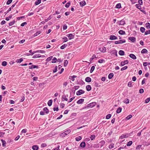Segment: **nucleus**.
<instances>
[{
    "label": "nucleus",
    "mask_w": 150,
    "mask_h": 150,
    "mask_svg": "<svg viewBox=\"0 0 150 150\" xmlns=\"http://www.w3.org/2000/svg\"><path fill=\"white\" fill-rule=\"evenodd\" d=\"M70 129H68L61 134L62 137H65L71 132Z\"/></svg>",
    "instance_id": "f257e3e1"
},
{
    "label": "nucleus",
    "mask_w": 150,
    "mask_h": 150,
    "mask_svg": "<svg viewBox=\"0 0 150 150\" xmlns=\"http://www.w3.org/2000/svg\"><path fill=\"white\" fill-rule=\"evenodd\" d=\"M45 84L43 83H40L39 84V88H37V89L38 91H41L42 89L44 88L43 85Z\"/></svg>",
    "instance_id": "f03ea898"
},
{
    "label": "nucleus",
    "mask_w": 150,
    "mask_h": 150,
    "mask_svg": "<svg viewBox=\"0 0 150 150\" xmlns=\"http://www.w3.org/2000/svg\"><path fill=\"white\" fill-rule=\"evenodd\" d=\"M85 93V91L82 89H80L76 93V94L77 96H79L82 94H83Z\"/></svg>",
    "instance_id": "7ed1b4c3"
},
{
    "label": "nucleus",
    "mask_w": 150,
    "mask_h": 150,
    "mask_svg": "<svg viewBox=\"0 0 150 150\" xmlns=\"http://www.w3.org/2000/svg\"><path fill=\"white\" fill-rule=\"evenodd\" d=\"M116 23L120 25H124L125 24V20L122 19L121 21H117Z\"/></svg>",
    "instance_id": "20e7f679"
},
{
    "label": "nucleus",
    "mask_w": 150,
    "mask_h": 150,
    "mask_svg": "<svg viewBox=\"0 0 150 150\" xmlns=\"http://www.w3.org/2000/svg\"><path fill=\"white\" fill-rule=\"evenodd\" d=\"M75 34H74L70 33L67 35L66 36L68 37L69 40H71L74 38Z\"/></svg>",
    "instance_id": "39448f33"
},
{
    "label": "nucleus",
    "mask_w": 150,
    "mask_h": 150,
    "mask_svg": "<svg viewBox=\"0 0 150 150\" xmlns=\"http://www.w3.org/2000/svg\"><path fill=\"white\" fill-rule=\"evenodd\" d=\"M126 42V40L125 39L120 40L118 41H115V44H122L123 43H125Z\"/></svg>",
    "instance_id": "423d86ee"
},
{
    "label": "nucleus",
    "mask_w": 150,
    "mask_h": 150,
    "mask_svg": "<svg viewBox=\"0 0 150 150\" xmlns=\"http://www.w3.org/2000/svg\"><path fill=\"white\" fill-rule=\"evenodd\" d=\"M129 63V61L127 60L121 62H120V65L121 66H123L126 64H127Z\"/></svg>",
    "instance_id": "0eeeda50"
},
{
    "label": "nucleus",
    "mask_w": 150,
    "mask_h": 150,
    "mask_svg": "<svg viewBox=\"0 0 150 150\" xmlns=\"http://www.w3.org/2000/svg\"><path fill=\"white\" fill-rule=\"evenodd\" d=\"M96 104V102H92L87 105V106L88 108H91L94 106Z\"/></svg>",
    "instance_id": "6e6552de"
},
{
    "label": "nucleus",
    "mask_w": 150,
    "mask_h": 150,
    "mask_svg": "<svg viewBox=\"0 0 150 150\" xmlns=\"http://www.w3.org/2000/svg\"><path fill=\"white\" fill-rule=\"evenodd\" d=\"M99 50L102 52H106V48L105 47H102L99 48Z\"/></svg>",
    "instance_id": "1a4fd4ad"
},
{
    "label": "nucleus",
    "mask_w": 150,
    "mask_h": 150,
    "mask_svg": "<svg viewBox=\"0 0 150 150\" xmlns=\"http://www.w3.org/2000/svg\"><path fill=\"white\" fill-rule=\"evenodd\" d=\"M128 39L132 42H135L136 40V38L134 37H130Z\"/></svg>",
    "instance_id": "9d476101"
},
{
    "label": "nucleus",
    "mask_w": 150,
    "mask_h": 150,
    "mask_svg": "<svg viewBox=\"0 0 150 150\" xmlns=\"http://www.w3.org/2000/svg\"><path fill=\"white\" fill-rule=\"evenodd\" d=\"M109 39L110 40H115L117 39V37L114 35H110Z\"/></svg>",
    "instance_id": "9b49d317"
},
{
    "label": "nucleus",
    "mask_w": 150,
    "mask_h": 150,
    "mask_svg": "<svg viewBox=\"0 0 150 150\" xmlns=\"http://www.w3.org/2000/svg\"><path fill=\"white\" fill-rule=\"evenodd\" d=\"M111 54H112L115 55L116 56H117V51L115 50H112L110 52Z\"/></svg>",
    "instance_id": "f8f14e48"
},
{
    "label": "nucleus",
    "mask_w": 150,
    "mask_h": 150,
    "mask_svg": "<svg viewBox=\"0 0 150 150\" xmlns=\"http://www.w3.org/2000/svg\"><path fill=\"white\" fill-rule=\"evenodd\" d=\"M84 99L83 98H81L78 100L76 103L78 104H82L83 103L84 101Z\"/></svg>",
    "instance_id": "ddd939ff"
},
{
    "label": "nucleus",
    "mask_w": 150,
    "mask_h": 150,
    "mask_svg": "<svg viewBox=\"0 0 150 150\" xmlns=\"http://www.w3.org/2000/svg\"><path fill=\"white\" fill-rule=\"evenodd\" d=\"M38 65H32L30 66H29V69H34V68H38Z\"/></svg>",
    "instance_id": "4468645a"
},
{
    "label": "nucleus",
    "mask_w": 150,
    "mask_h": 150,
    "mask_svg": "<svg viewBox=\"0 0 150 150\" xmlns=\"http://www.w3.org/2000/svg\"><path fill=\"white\" fill-rule=\"evenodd\" d=\"M129 56L131 58L134 59H137L136 57L135 56V55L133 54H130Z\"/></svg>",
    "instance_id": "2eb2a0df"
},
{
    "label": "nucleus",
    "mask_w": 150,
    "mask_h": 150,
    "mask_svg": "<svg viewBox=\"0 0 150 150\" xmlns=\"http://www.w3.org/2000/svg\"><path fill=\"white\" fill-rule=\"evenodd\" d=\"M85 81L86 82L89 83L91 81V79L90 77H87L86 78Z\"/></svg>",
    "instance_id": "dca6fc26"
},
{
    "label": "nucleus",
    "mask_w": 150,
    "mask_h": 150,
    "mask_svg": "<svg viewBox=\"0 0 150 150\" xmlns=\"http://www.w3.org/2000/svg\"><path fill=\"white\" fill-rule=\"evenodd\" d=\"M86 89L87 91H90L91 89V87L90 85H87L86 86Z\"/></svg>",
    "instance_id": "f3484780"
},
{
    "label": "nucleus",
    "mask_w": 150,
    "mask_h": 150,
    "mask_svg": "<svg viewBox=\"0 0 150 150\" xmlns=\"http://www.w3.org/2000/svg\"><path fill=\"white\" fill-rule=\"evenodd\" d=\"M32 148L33 150H38L39 149V147L37 145H34L32 146Z\"/></svg>",
    "instance_id": "a211bd4d"
},
{
    "label": "nucleus",
    "mask_w": 150,
    "mask_h": 150,
    "mask_svg": "<svg viewBox=\"0 0 150 150\" xmlns=\"http://www.w3.org/2000/svg\"><path fill=\"white\" fill-rule=\"evenodd\" d=\"M43 110L46 114H47L49 112V110L47 107L44 108L43 109Z\"/></svg>",
    "instance_id": "6ab92c4d"
},
{
    "label": "nucleus",
    "mask_w": 150,
    "mask_h": 150,
    "mask_svg": "<svg viewBox=\"0 0 150 150\" xmlns=\"http://www.w3.org/2000/svg\"><path fill=\"white\" fill-rule=\"evenodd\" d=\"M80 146L82 148H84L86 146V143L84 142H82L80 144Z\"/></svg>",
    "instance_id": "aec40b11"
},
{
    "label": "nucleus",
    "mask_w": 150,
    "mask_h": 150,
    "mask_svg": "<svg viewBox=\"0 0 150 150\" xmlns=\"http://www.w3.org/2000/svg\"><path fill=\"white\" fill-rule=\"evenodd\" d=\"M80 5L81 6H83L85 5L86 4V2L84 1H83L80 2Z\"/></svg>",
    "instance_id": "412c9836"
},
{
    "label": "nucleus",
    "mask_w": 150,
    "mask_h": 150,
    "mask_svg": "<svg viewBox=\"0 0 150 150\" xmlns=\"http://www.w3.org/2000/svg\"><path fill=\"white\" fill-rule=\"evenodd\" d=\"M122 110V108L121 107H119L117 109L116 112L117 113H119L121 112Z\"/></svg>",
    "instance_id": "4be33fe9"
},
{
    "label": "nucleus",
    "mask_w": 150,
    "mask_h": 150,
    "mask_svg": "<svg viewBox=\"0 0 150 150\" xmlns=\"http://www.w3.org/2000/svg\"><path fill=\"white\" fill-rule=\"evenodd\" d=\"M114 76V74L112 73H110L108 75V78L109 79H111Z\"/></svg>",
    "instance_id": "5701e85b"
},
{
    "label": "nucleus",
    "mask_w": 150,
    "mask_h": 150,
    "mask_svg": "<svg viewBox=\"0 0 150 150\" xmlns=\"http://www.w3.org/2000/svg\"><path fill=\"white\" fill-rule=\"evenodd\" d=\"M119 54L121 56L124 55H125V52L122 50H120L119 52Z\"/></svg>",
    "instance_id": "b1692460"
},
{
    "label": "nucleus",
    "mask_w": 150,
    "mask_h": 150,
    "mask_svg": "<svg viewBox=\"0 0 150 150\" xmlns=\"http://www.w3.org/2000/svg\"><path fill=\"white\" fill-rule=\"evenodd\" d=\"M148 52L147 50L146 49H143L141 51L142 54L146 53Z\"/></svg>",
    "instance_id": "393cba45"
},
{
    "label": "nucleus",
    "mask_w": 150,
    "mask_h": 150,
    "mask_svg": "<svg viewBox=\"0 0 150 150\" xmlns=\"http://www.w3.org/2000/svg\"><path fill=\"white\" fill-rule=\"evenodd\" d=\"M118 33L119 34L121 35H124L125 34V32L122 30H120L119 31Z\"/></svg>",
    "instance_id": "a878e982"
},
{
    "label": "nucleus",
    "mask_w": 150,
    "mask_h": 150,
    "mask_svg": "<svg viewBox=\"0 0 150 150\" xmlns=\"http://www.w3.org/2000/svg\"><path fill=\"white\" fill-rule=\"evenodd\" d=\"M133 83V82H132V81H129L127 84V86L129 87H133V85L132 84V83Z\"/></svg>",
    "instance_id": "bb28decb"
},
{
    "label": "nucleus",
    "mask_w": 150,
    "mask_h": 150,
    "mask_svg": "<svg viewBox=\"0 0 150 150\" xmlns=\"http://www.w3.org/2000/svg\"><path fill=\"white\" fill-rule=\"evenodd\" d=\"M52 100H49L47 103V104L48 106H50L52 105Z\"/></svg>",
    "instance_id": "cd10ccee"
},
{
    "label": "nucleus",
    "mask_w": 150,
    "mask_h": 150,
    "mask_svg": "<svg viewBox=\"0 0 150 150\" xmlns=\"http://www.w3.org/2000/svg\"><path fill=\"white\" fill-rule=\"evenodd\" d=\"M116 7L119 9L121 8H122L121 4L120 3L117 4L116 6Z\"/></svg>",
    "instance_id": "c85d7f7f"
},
{
    "label": "nucleus",
    "mask_w": 150,
    "mask_h": 150,
    "mask_svg": "<svg viewBox=\"0 0 150 150\" xmlns=\"http://www.w3.org/2000/svg\"><path fill=\"white\" fill-rule=\"evenodd\" d=\"M38 57H40V54H35L33 57V58H36Z\"/></svg>",
    "instance_id": "c756f323"
},
{
    "label": "nucleus",
    "mask_w": 150,
    "mask_h": 150,
    "mask_svg": "<svg viewBox=\"0 0 150 150\" xmlns=\"http://www.w3.org/2000/svg\"><path fill=\"white\" fill-rule=\"evenodd\" d=\"M146 27L147 29L150 28V23H146L145 24Z\"/></svg>",
    "instance_id": "7c9ffc66"
},
{
    "label": "nucleus",
    "mask_w": 150,
    "mask_h": 150,
    "mask_svg": "<svg viewBox=\"0 0 150 150\" xmlns=\"http://www.w3.org/2000/svg\"><path fill=\"white\" fill-rule=\"evenodd\" d=\"M41 3V0H37L35 2V4L36 5H37L40 4Z\"/></svg>",
    "instance_id": "2f4dec72"
},
{
    "label": "nucleus",
    "mask_w": 150,
    "mask_h": 150,
    "mask_svg": "<svg viewBox=\"0 0 150 150\" xmlns=\"http://www.w3.org/2000/svg\"><path fill=\"white\" fill-rule=\"evenodd\" d=\"M23 61V59L22 58H21L19 59H17L16 60V62L17 63H20Z\"/></svg>",
    "instance_id": "473e14b6"
},
{
    "label": "nucleus",
    "mask_w": 150,
    "mask_h": 150,
    "mask_svg": "<svg viewBox=\"0 0 150 150\" xmlns=\"http://www.w3.org/2000/svg\"><path fill=\"white\" fill-rule=\"evenodd\" d=\"M105 60L104 59H99L98 61V62L100 63H105Z\"/></svg>",
    "instance_id": "72a5a7b5"
},
{
    "label": "nucleus",
    "mask_w": 150,
    "mask_h": 150,
    "mask_svg": "<svg viewBox=\"0 0 150 150\" xmlns=\"http://www.w3.org/2000/svg\"><path fill=\"white\" fill-rule=\"evenodd\" d=\"M129 100L128 98H126L125 100H124L123 101V102L126 103V104H128L129 103Z\"/></svg>",
    "instance_id": "f704fd0d"
},
{
    "label": "nucleus",
    "mask_w": 150,
    "mask_h": 150,
    "mask_svg": "<svg viewBox=\"0 0 150 150\" xmlns=\"http://www.w3.org/2000/svg\"><path fill=\"white\" fill-rule=\"evenodd\" d=\"M53 110L54 111H57L59 110L58 107L57 105H55L53 108Z\"/></svg>",
    "instance_id": "c9c22d12"
},
{
    "label": "nucleus",
    "mask_w": 150,
    "mask_h": 150,
    "mask_svg": "<svg viewBox=\"0 0 150 150\" xmlns=\"http://www.w3.org/2000/svg\"><path fill=\"white\" fill-rule=\"evenodd\" d=\"M95 69V67L94 66H93L91 67V69L90 70V73H92L93 71Z\"/></svg>",
    "instance_id": "e433bc0d"
},
{
    "label": "nucleus",
    "mask_w": 150,
    "mask_h": 150,
    "mask_svg": "<svg viewBox=\"0 0 150 150\" xmlns=\"http://www.w3.org/2000/svg\"><path fill=\"white\" fill-rule=\"evenodd\" d=\"M67 44H64L60 47V49H64L67 46Z\"/></svg>",
    "instance_id": "4c0bfd02"
},
{
    "label": "nucleus",
    "mask_w": 150,
    "mask_h": 150,
    "mask_svg": "<svg viewBox=\"0 0 150 150\" xmlns=\"http://www.w3.org/2000/svg\"><path fill=\"white\" fill-rule=\"evenodd\" d=\"M82 139V138L81 136H78V137H76L75 138V139L76 141H79L81 140Z\"/></svg>",
    "instance_id": "58836bf2"
},
{
    "label": "nucleus",
    "mask_w": 150,
    "mask_h": 150,
    "mask_svg": "<svg viewBox=\"0 0 150 150\" xmlns=\"http://www.w3.org/2000/svg\"><path fill=\"white\" fill-rule=\"evenodd\" d=\"M1 140L2 142L3 146H5L6 144V142L3 139H1Z\"/></svg>",
    "instance_id": "ea45409f"
},
{
    "label": "nucleus",
    "mask_w": 150,
    "mask_h": 150,
    "mask_svg": "<svg viewBox=\"0 0 150 150\" xmlns=\"http://www.w3.org/2000/svg\"><path fill=\"white\" fill-rule=\"evenodd\" d=\"M111 117V115L109 114L106 115L105 117L106 119H110Z\"/></svg>",
    "instance_id": "a19ab883"
},
{
    "label": "nucleus",
    "mask_w": 150,
    "mask_h": 150,
    "mask_svg": "<svg viewBox=\"0 0 150 150\" xmlns=\"http://www.w3.org/2000/svg\"><path fill=\"white\" fill-rule=\"evenodd\" d=\"M145 28L143 27H141L140 28V31L142 33H143L145 32Z\"/></svg>",
    "instance_id": "79ce46f5"
},
{
    "label": "nucleus",
    "mask_w": 150,
    "mask_h": 150,
    "mask_svg": "<svg viewBox=\"0 0 150 150\" xmlns=\"http://www.w3.org/2000/svg\"><path fill=\"white\" fill-rule=\"evenodd\" d=\"M132 115H129L127 116L125 118L126 120H128L129 119H130L132 117Z\"/></svg>",
    "instance_id": "37998d69"
},
{
    "label": "nucleus",
    "mask_w": 150,
    "mask_h": 150,
    "mask_svg": "<svg viewBox=\"0 0 150 150\" xmlns=\"http://www.w3.org/2000/svg\"><path fill=\"white\" fill-rule=\"evenodd\" d=\"M40 33L41 31H38L34 34V36L36 37Z\"/></svg>",
    "instance_id": "c03bdc74"
},
{
    "label": "nucleus",
    "mask_w": 150,
    "mask_h": 150,
    "mask_svg": "<svg viewBox=\"0 0 150 150\" xmlns=\"http://www.w3.org/2000/svg\"><path fill=\"white\" fill-rule=\"evenodd\" d=\"M132 144V141H130L128 142L127 144V146H130Z\"/></svg>",
    "instance_id": "a18cd8bd"
},
{
    "label": "nucleus",
    "mask_w": 150,
    "mask_h": 150,
    "mask_svg": "<svg viewBox=\"0 0 150 150\" xmlns=\"http://www.w3.org/2000/svg\"><path fill=\"white\" fill-rule=\"evenodd\" d=\"M70 5V2L69 1L65 4V6L67 8H68Z\"/></svg>",
    "instance_id": "49530a36"
},
{
    "label": "nucleus",
    "mask_w": 150,
    "mask_h": 150,
    "mask_svg": "<svg viewBox=\"0 0 150 150\" xmlns=\"http://www.w3.org/2000/svg\"><path fill=\"white\" fill-rule=\"evenodd\" d=\"M62 99L64 100L67 101L68 100V98H67L65 95H64L62 96Z\"/></svg>",
    "instance_id": "de8ad7c7"
},
{
    "label": "nucleus",
    "mask_w": 150,
    "mask_h": 150,
    "mask_svg": "<svg viewBox=\"0 0 150 150\" xmlns=\"http://www.w3.org/2000/svg\"><path fill=\"white\" fill-rule=\"evenodd\" d=\"M57 61V59L55 57H54L52 59V63H56Z\"/></svg>",
    "instance_id": "09e8293b"
},
{
    "label": "nucleus",
    "mask_w": 150,
    "mask_h": 150,
    "mask_svg": "<svg viewBox=\"0 0 150 150\" xmlns=\"http://www.w3.org/2000/svg\"><path fill=\"white\" fill-rule=\"evenodd\" d=\"M25 100V96L24 95H23L21 96V98L20 100V101L21 102H23Z\"/></svg>",
    "instance_id": "8fccbe9b"
},
{
    "label": "nucleus",
    "mask_w": 150,
    "mask_h": 150,
    "mask_svg": "<svg viewBox=\"0 0 150 150\" xmlns=\"http://www.w3.org/2000/svg\"><path fill=\"white\" fill-rule=\"evenodd\" d=\"M68 64V61L67 60H65L64 61V67H66L67 65V64Z\"/></svg>",
    "instance_id": "3c124183"
},
{
    "label": "nucleus",
    "mask_w": 150,
    "mask_h": 150,
    "mask_svg": "<svg viewBox=\"0 0 150 150\" xmlns=\"http://www.w3.org/2000/svg\"><path fill=\"white\" fill-rule=\"evenodd\" d=\"M11 123L13 124V125L12 126H11V127H10V129H11V130H13L14 127V126L13 125H15V122L14 121H12L11 122Z\"/></svg>",
    "instance_id": "603ef678"
},
{
    "label": "nucleus",
    "mask_w": 150,
    "mask_h": 150,
    "mask_svg": "<svg viewBox=\"0 0 150 150\" xmlns=\"http://www.w3.org/2000/svg\"><path fill=\"white\" fill-rule=\"evenodd\" d=\"M68 84V83L67 81L64 82L63 84V88H65L67 86Z\"/></svg>",
    "instance_id": "864d4df0"
},
{
    "label": "nucleus",
    "mask_w": 150,
    "mask_h": 150,
    "mask_svg": "<svg viewBox=\"0 0 150 150\" xmlns=\"http://www.w3.org/2000/svg\"><path fill=\"white\" fill-rule=\"evenodd\" d=\"M79 88V86H75L74 87V92H75V90H77Z\"/></svg>",
    "instance_id": "5fc2aeb1"
},
{
    "label": "nucleus",
    "mask_w": 150,
    "mask_h": 150,
    "mask_svg": "<svg viewBox=\"0 0 150 150\" xmlns=\"http://www.w3.org/2000/svg\"><path fill=\"white\" fill-rule=\"evenodd\" d=\"M93 147L94 148H98L99 147V144H95L93 145Z\"/></svg>",
    "instance_id": "6e6d98bb"
},
{
    "label": "nucleus",
    "mask_w": 150,
    "mask_h": 150,
    "mask_svg": "<svg viewBox=\"0 0 150 150\" xmlns=\"http://www.w3.org/2000/svg\"><path fill=\"white\" fill-rule=\"evenodd\" d=\"M114 144L113 143H112L108 147L110 149H111L114 147Z\"/></svg>",
    "instance_id": "4d7b16f0"
},
{
    "label": "nucleus",
    "mask_w": 150,
    "mask_h": 150,
    "mask_svg": "<svg viewBox=\"0 0 150 150\" xmlns=\"http://www.w3.org/2000/svg\"><path fill=\"white\" fill-rule=\"evenodd\" d=\"M139 5H140L139 4H136L135 6L137 8L139 9V10H140V9H141V7Z\"/></svg>",
    "instance_id": "13d9d810"
},
{
    "label": "nucleus",
    "mask_w": 150,
    "mask_h": 150,
    "mask_svg": "<svg viewBox=\"0 0 150 150\" xmlns=\"http://www.w3.org/2000/svg\"><path fill=\"white\" fill-rule=\"evenodd\" d=\"M53 57V56H51L47 58L46 59V61L47 62H49L50 61Z\"/></svg>",
    "instance_id": "bf43d9fd"
},
{
    "label": "nucleus",
    "mask_w": 150,
    "mask_h": 150,
    "mask_svg": "<svg viewBox=\"0 0 150 150\" xmlns=\"http://www.w3.org/2000/svg\"><path fill=\"white\" fill-rule=\"evenodd\" d=\"M36 52H39L42 53H45V51L43 50H37Z\"/></svg>",
    "instance_id": "052dcab7"
},
{
    "label": "nucleus",
    "mask_w": 150,
    "mask_h": 150,
    "mask_svg": "<svg viewBox=\"0 0 150 150\" xmlns=\"http://www.w3.org/2000/svg\"><path fill=\"white\" fill-rule=\"evenodd\" d=\"M150 98L149 97V98H147L145 100V103H147L149 102L150 101Z\"/></svg>",
    "instance_id": "680f3d73"
},
{
    "label": "nucleus",
    "mask_w": 150,
    "mask_h": 150,
    "mask_svg": "<svg viewBox=\"0 0 150 150\" xmlns=\"http://www.w3.org/2000/svg\"><path fill=\"white\" fill-rule=\"evenodd\" d=\"M62 39L64 40L63 42H66L68 40L67 38L66 37H64Z\"/></svg>",
    "instance_id": "e2e57ef3"
},
{
    "label": "nucleus",
    "mask_w": 150,
    "mask_h": 150,
    "mask_svg": "<svg viewBox=\"0 0 150 150\" xmlns=\"http://www.w3.org/2000/svg\"><path fill=\"white\" fill-rule=\"evenodd\" d=\"M77 76L75 75H73L71 76V80L72 81H74L75 80L74 78H76Z\"/></svg>",
    "instance_id": "0e129e2a"
},
{
    "label": "nucleus",
    "mask_w": 150,
    "mask_h": 150,
    "mask_svg": "<svg viewBox=\"0 0 150 150\" xmlns=\"http://www.w3.org/2000/svg\"><path fill=\"white\" fill-rule=\"evenodd\" d=\"M128 67L127 66H125L121 68V71H123L126 69Z\"/></svg>",
    "instance_id": "69168bd1"
},
{
    "label": "nucleus",
    "mask_w": 150,
    "mask_h": 150,
    "mask_svg": "<svg viewBox=\"0 0 150 150\" xmlns=\"http://www.w3.org/2000/svg\"><path fill=\"white\" fill-rule=\"evenodd\" d=\"M57 66H55L54 67V69L53 70V73H55L57 71Z\"/></svg>",
    "instance_id": "338daca9"
},
{
    "label": "nucleus",
    "mask_w": 150,
    "mask_h": 150,
    "mask_svg": "<svg viewBox=\"0 0 150 150\" xmlns=\"http://www.w3.org/2000/svg\"><path fill=\"white\" fill-rule=\"evenodd\" d=\"M148 34H150V30H149L147 31H146L145 32V35H147Z\"/></svg>",
    "instance_id": "774afa93"
}]
</instances>
